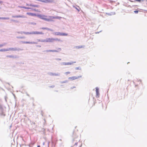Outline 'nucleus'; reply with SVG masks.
<instances>
[{"label":"nucleus","instance_id":"1","mask_svg":"<svg viewBox=\"0 0 147 147\" xmlns=\"http://www.w3.org/2000/svg\"><path fill=\"white\" fill-rule=\"evenodd\" d=\"M77 127H75L72 134V137L73 138L72 140V142L73 145L71 147H81L82 144L80 142L78 139H77L76 138L77 135L76 132L78 131V129H77Z\"/></svg>","mask_w":147,"mask_h":147},{"label":"nucleus","instance_id":"2","mask_svg":"<svg viewBox=\"0 0 147 147\" xmlns=\"http://www.w3.org/2000/svg\"><path fill=\"white\" fill-rule=\"evenodd\" d=\"M40 17L41 19L47 21H53V19L57 18L56 17L47 16L44 15H40Z\"/></svg>","mask_w":147,"mask_h":147},{"label":"nucleus","instance_id":"3","mask_svg":"<svg viewBox=\"0 0 147 147\" xmlns=\"http://www.w3.org/2000/svg\"><path fill=\"white\" fill-rule=\"evenodd\" d=\"M57 38L55 39L53 38H47L45 40V41L46 42H52L55 40H58Z\"/></svg>","mask_w":147,"mask_h":147},{"label":"nucleus","instance_id":"4","mask_svg":"<svg viewBox=\"0 0 147 147\" xmlns=\"http://www.w3.org/2000/svg\"><path fill=\"white\" fill-rule=\"evenodd\" d=\"M22 7L23 8L26 9H31L32 10L34 11H35L38 12V11H38V10L37 9H34V8H30V7Z\"/></svg>","mask_w":147,"mask_h":147},{"label":"nucleus","instance_id":"5","mask_svg":"<svg viewBox=\"0 0 147 147\" xmlns=\"http://www.w3.org/2000/svg\"><path fill=\"white\" fill-rule=\"evenodd\" d=\"M81 76H73L72 77H69V79L71 80H73L76 79H77L78 78H79Z\"/></svg>","mask_w":147,"mask_h":147},{"label":"nucleus","instance_id":"6","mask_svg":"<svg viewBox=\"0 0 147 147\" xmlns=\"http://www.w3.org/2000/svg\"><path fill=\"white\" fill-rule=\"evenodd\" d=\"M55 34L57 35L67 36V34L65 33H61L59 32H56L55 33Z\"/></svg>","mask_w":147,"mask_h":147},{"label":"nucleus","instance_id":"7","mask_svg":"<svg viewBox=\"0 0 147 147\" xmlns=\"http://www.w3.org/2000/svg\"><path fill=\"white\" fill-rule=\"evenodd\" d=\"M27 5H29L31 7H37L38 8L39 7V6L38 5H29L28 4H27Z\"/></svg>","mask_w":147,"mask_h":147},{"label":"nucleus","instance_id":"8","mask_svg":"<svg viewBox=\"0 0 147 147\" xmlns=\"http://www.w3.org/2000/svg\"><path fill=\"white\" fill-rule=\"evenodd\" d=\"M51 0H40L39 1L44 3H48L51 1Z\"/></svg>","mask_w":147,"mask_h":147},{"label":"nucleus","instance_id":"9","mask_svg":"<svg viewBox=\"0 0 147 147\" xmlns=\"http://www.w3.org/2000/svg\"><path fill=\"white\" fill-rule=\"evenodd\" d=\"M75 63V62H74ZM74 63V62H72L71 63L69 62H64L63 63V64L64 65H71L73 63Z\"/></svg>","mask_w":147,"mask_h":147},{"label":"nucleus","instance_id":"10","mask_svg":"<svg viewBox=\"0 0 147 147\" xmlns=\"http://www.w3.org/2000/svg\"><path fill=\"white\" fill-rule=\"evenodd\" d=\"M26 14L28 15L29 16H36V14L35 13H30V12L27 13Z\"/></svg>","mask_w":147,"mask_h":147},{"label":"nucleus","instance_id":"11","mask_svg":"<svg viewBox=\"0 0 147 147\" xmlns=\"http://www.w3.org/2000/svg\"><path fill=\"white\" fill-rule=\"evenodd\" d=\"M24 43V44H35V42H23Z\"/></svg>","mask_w":147,"mask_h":147},{"label":"nucleus","instance_id":"12","mask_svg":"<svg viewBox=\"0 0 147 147\" xmlns=\"http://www.w3.org/2000/svg\"><path fill=\"white\" fill-rule=\"evenodd\" d=\"M31 34H41V33L38 32H32Z\"/></svg>","mask_w":147,"mask_h":147},{"label":"nucleus","instance_id":"13","mask_svg":"<svg viewBox=\"0 0 147 147\" xmlns=\"http://www.w3.org/2000/svg\"><path fill=\"white\" fill-rule=\"evenodd\" d=\"M96 94L97 95H98V94H99V93L98 89L97 88H96Z\"/></svg>","mask_w":147,"mask_h":147},{"label":"nucleus","instance_id":"14","mask_svg":"<svg viewBox=\"0 0 147 147\" xmlns=\"http://www.w3.org/2000/svg\"><path fill=\"white\" fill-rule=\"evenodd\" d=\"M42 29H46V30H51V31L52 30H50V29L48 28H42Z\"/></svg>","mask_w":147,"mask_h":147},{"label":"nucleus","instance_id":"15","mask_svg":"<svg viewBox=\"0 0 147 147\" xmlns=\"http://www.w3.org/2000/svg\"><path fill=\"white\" fill-rule=\"evenodd\" d=\"M48 51L52 52H57V51L55 50H49Z\"/></svg>","mask_w":147,"mask_h":147},{"label":"nucleus","instance_id":"16","mask_svg":"<svg viewBox=\"0 0 147 147\" xmlns=\"http://www.w3.org/2000/svg\"><path fill=\"white\" fill-rule=\"evenodd\" d=\"M7 57H9V58L14 57L13 56H11V55H7Z\"/></svg>","mask_w":147,"mask_h":147},{"label":"nucleus","instance_id":"17","mask_svg":"<svg viewBox=\"0 0 147 147\" xmlns=\"http://www.w3.org/2000/svg\"><path fill=\"white\" fill-rule=\"evenodd\" d=\"M134 12L135 13H137L138 12V11H134Z\"/></svg>","mask_w":147,"mask_h":147},{"label":"nucleus","instance_id":"18","mask_svg":"<svg viewBox=\"0 0 147 147\" xmlns=\"http://www.w3.org/2000/svg\"><path fill=\"white\" fill-rule=\"evenodd\" d=\"M7 51V50H5V49H1L0 51Z\"/></svg>","mask_w":147,"mask_h":147},{"label":"nucleus","instance_id":"19","mask_svg":"<svg viewBox=\"0 0 147 147\" xmlns=\"http://www.w3.org/2000/svg\"><path fill=\"white\" fill-rule=\"evenodd\" d=\"M16 17H17V18H21V17H22V16H16Z\"/></svg>","mask_w":147,"mask_h":147},{"label":"nucleus","instance_id":"20","mask_svg":"<svg viewBox=\"0 0 147 147\" xmlns=\"http://www.w3.org/2000/svg\"><path fill=\"white\" fill-rule=\"evenodd\" d=\"M67 82V81H63V82H62V83H65L66 82Z\"/></svg>","mask_w":147,"mask_h":147},{"label":"nucleus","instance_id":"21","mask_svg":"<svg viewBox=\"0 0 147 147\" xmlns=\"http://www.w3.org/2000/svg\"><path fill=\"white\" fill-rule=\"evenodd\" d=\"M70 73V72H66V74H69Z\"/></svg>","mask_w":147,"mask_h":147},{"label":"nucleus","instance_id":"22","mask_svg":"<svg viewBox=\"0 0 147 147\" xmlns=\"http://www.w3.org/2000/svg\"><path fill=\"white\" fill-rule=\"evenodd\" d=\"M37 147H40V145H38L37 146Z\"/></svg>","mask_w":147,"mask_h":147},{"label":"nucleus","instance_id":"23","mask_svg":"<svg viewBox=\"0 0 147 147\" xmlns=\"http://www.w3.org/2000/svg\"><path fill=\"white\" fill-rule=\"evenodd\" d=\"M2 3V1H0V3Z\"/></svg>","mask_w":147,"mask_h":147}]
</instances>
